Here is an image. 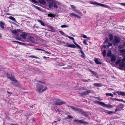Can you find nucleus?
I'll use <instances>...</instances> for the list:
<instances>
[{
	"mask_svg": "<svg viewBox=\"0 0 125 125\" xmlns=\"http://www.w3.org/2000/svg\"><path fill=\"white\" fill-rule=\"evenodd\" d=\"M124 107L123 104H120L118 106H117V108L119 109V110H121Z\"/></svg>",
	"mask_w": 125,
	"mask_h": 125,
	"instance_id": "19",
	"label": "nucleus"
},
{
	"mask_svg": "<svg viewBox=\"0 0 125 125\" xmlns=\"http://www.w3.org/2000/svg\"><path fill=\"white\" fill-rule=\"evenodd\" d=\"M102 54L103 55V56L104 57H105L106 55V50H104Z\"/></svg>",
	"mask_w": 125,
	"mask_h": 125,
	"instance_id": "40",
	"label": "nucleus"
},
{
	"mask_svg": "<svg viewBox=\"0 0 125 125\" xmlns=\"http://www.w3.org/2000/svg\"><path fill=\"white\" fill-rule=\"evenodd\" d=\"M35 38V36L34 34H28L27 41L33 43L34 42Z\"/></svg>",
	"mask_w": 125,
	"mask_h": 125,
	"instance_id": "4",
	"label": "nucleus"
},
{
	"mask_svg": "<svg viewBox=\"0 0 125 125\" xmlns=\"http://www.w3.org/2000/svg\"><path fill=\"white\" fill-rule=\"evenodd\" d=\"M106 95L107 96H111L112 97L114 96L111 93H107L106 94Z\"/></svg>",
	"mask_w": 125,
	"mask_h": 125,
	"instance_id": "36",
	"label": "nucleus"
},
{
	"mask_svg": "<svg viewBox=\"0 0 125 125\" xmlns=\"http://www.w3.org/2000/svg\"><path fill=\"white\" fill-rule=\"evenodd\" d=\"M68 107L72 109L75 111L76 112L82 114L84 112V111L82 109H80L77 107H74L73 106L69 105Z\"/></svg>",
	"mask_w": 125,
	"mask_h": 125,
	"instance_id": "5",
	"label": "nucleus"
},
{
	"mask_svg": "<svg viewBox=\"0 0 125 125\" xmlns=\"http://www.w3.org/2000/svg\"><path fill=\"white\" fill-rule=\"evenodd\" d=\"M122 62H125V56H124L122 59Z\"/></svg>",
	"mask_w": 125,
	"mask_h": 125,
	"instance_id": "58",
	"label": "nucleus"
},
{
	"mask_svg": "<svg viewBox=\"0 0 125 125\" xmlns=\"http://www.w3.org/2000/svg\"><path fill=\"white\" fill-rule=\"evenodd\" d=\"M35 49L37 50L42 51H44V50L43 49H40L39 48H36Z\"/></svg>",
	"mask_w": 125,
	"mask_h": 125,
	"instance_id": "55",
	"label": "nucleus"
},
{
	"mask_svg": "<svg viewBox=\"0 0 125 125\" xmlns=\"http://www.w3.org/2000/svg\"><path fill=\"white\" fill-rule=\"evenodd\" d=\"M121 62L120 60H118L116 62V64L117 65L119 64L120 62Z\"/></svg>",
	"mask_w": 125,
	"mask_h": 125,
	"instance_id": "53",
	"label": "nucleus"
},
{
	"mask_svg": "<svg viewBox=\"0 0 125 125\" xmlns=\"http://www.w3.org/2000/svg\"><path fill=\"white\" fill-rule=\"evenodd\" d=\"M82 81L84 82H90L91 81V80L90 79H88V80H87L86 79H83L82 80Z\"/></svg>",
	"mask_w": 125,
	"mask_h": 125,
	"instance_id": "32",
	"label": "nucleus"
},
{
	"mask_svg": "<svg viewBox=\"0 0 125 125\" xmlns=\"http://www.w3.org/2000/svg\"><path fill=\"white\" fill-rule=\"evenodd\" d=\"M79 51L82 54L81 55V56L82 57H83L84 58L85 57V54L83 52L82 50H80Z\"/></svg>",
	"mask_w": 125,
	"mask_h": 125,
	"instance_id": "23",
	"label": "nucleus"
},
{
	"mask_svg": "<svg viewBox=\"0 0 125 125\" xmlns=\"http://www.w3.org/2000/svg\"><path fill=\"white\" fill-rule=\"evenodd\" d=\"M120 42V40L118 37L117 36H115L114 39L113 41V43L114 45H115L119 43Z\"/></svg>",
	"mask_w": 125,
	"mask_h": 125,
	"instance_id": "8",
	"label": "nucleus"
},
{
	"mask_svg": "<svg viewBox=\"0 0 125 125\" xmlns=\"http://www.w3.org/2000/svg\"><path fill=\"white\" fill-rule=\"evenodd\" d=\"M118 111H120V110H119V109L118 108H116L115 109V112H116Z\"/></svg>",
	"mask_w": 125,
	"mask_h": 125,
	"instance_id": "60",
	"label": "nucleus"
},
{
	"mask_svg": "<svg viewBox=\"0 0 125 125\" xmlns=\"http://www.w3.org/2000/svg\"><path fill=\"white\" fill-rule=\"evenodd\" d=\"M82 115L86 117H88L89 116L88 114L85 111H84V112L83 113V114H82Z\"/></svg>",
	"mask_w": 125,
	"mask_h": 125,
	"instance_id": "33",
	"label": "nucleus"
},
{
	"mask_svg": "<svg viewBox=\"0 0 125 125\" xmlns=\"http://www.w3.org/2000/svg\"><path fill=\"white\" fill-rule=\"evenodd\" d=\"M114 100H115L118 101H121L122 102L123 101L122 99H119L117 98H115V99H114Z\"/></svg>",
	"mask_w": 125,
	"mask_h": 125,
	"instance_id": "51",
	"label": "nucleus"
},
{
	"mask_svg": "<svg viewBox=\"0 0 125 125\" xmlns=\"http://www.w3.org/2000/svg\"><path fill=\"white\" fill-rule=\"evenodd\" d=\"M109 34V39L110 41H112L113 40V36L111 34Z\"/></svg>",
	"mask_w": 125,
	"mask_h": 125,
	"instance_id": "26",
	"label": "nucleus"
},
{
	"mask_svg": "<svg viewBox=\"0 0 125 125\" xmlns=\"http://www.w3.org/2000/svg\"><path fill=\"white\" fill-rule=\"evenodd\" d=\"M12 42H17V43H19L21 45H26V44L25 43H22V42H18V41H12Z\"/></svg>",
	"mask_w": 125,
	"mask_h": 125,
	"instance_id": "29",
	"label": "nucleus"
},
{
	"mask_svg": "<svg viewBox=\"0 0 125 125\" xmlns=\"http://www.w3.org/2000/svg\"><path fill=\"white\" fill-rule=\"evenodd\" d=\"M91 4L93 5H96L99 6V4H100V3L96 2H92L91 3Z\"/></svg>",
	"mask_w": 125,
	"mask_h": 125,
	"instance_id": "37",
	"label": "nucleus"
},
{
	"mask_svg": "<svg viewBox=\"0 0 125 125\" xmlns=\"http://www.w3.org/2000/svg\"><path fill=\"white\" fill-rule=\"evenodd\" d=\"M116 92L119 95H121L122 96H125V92L117 91Z\"/></svg>",
	"mask_w": 125,
	"mask_h": 125,
	"instance_id": "16",
	"label": "nucleus"
},
{
	"mask_svg": "<svg viewBox=\"0 0 125 125\" xmlns=\"http://www.w3.org/2000/svg\"><path fill=\"white\" fill-rule=\"evenodd\" d=\"M94 61L97 64H102L101 62H100L98 59L97 58H94Z\"/></svg>",
	"mask_w": 125,
	"mask_h": 125,
	"instance_id": "21",
	"label": "nucleus"
},
{
	"mask_svg": "<svg viewBox=\"0 0 125 125\" xmlns=\"http://www.w3.org/2000/svg\"><path fill=\"white\" fill-rule=\"evenodd\" d=\"M125 66V62H122L120 63L119 65V67H124Z\"/></svg>",
	"mask_w": 125,
	"mask_h": 125,
	"instance_id": "22",
	"label": "nucleus"
},
{
	"mask_svg": "<svg viewBox=\"0 0 125 125\" xmlns=\"http://www.w3.org/2000/svg\"><path fill=\"white\" fill-rule=\"evenodd\" d=\"M74 123H75L77 124H83L84 122L82 120H79L77 119H75L73 121Z\"/></svg>",
	"mask_w": 125,
	"mask_h": 125,
	"instance_id": "11",
	"label": "nucleus"
},
{
	"mask_svg": "<svg viewBox=\"0 0 125 125\" xmlns=\"http://www.w3.org/2000/svg\"><path fill=\"white\" fill-rule=\"evenodd\" d=\"M11 32L12 33L14 34H16L17 33V32L15 30H13L11 31Z\"/></svg>",
	"mask_w": 125,
	"mask_h": 125,
	"instance_id": "44",
	"label": "nucleus"
},
{
	"mask_svg": "<svg viewBox=\"0 0 125 125\" xmlns=\"http://www.w3.org/2000/svg\"><path fill=\"white\" fill-rule=\"evenodd\" d=\"M39 2L40 4L42 5H44L46 3L44 0H39Z\"/></svg>",
	"mask_w": 125,
	"mask_h": 125,
	"instance_id": "25",
	"label": "nucleus"
},
{
	"mask_svg": "<svg viewBox=\"0 0 125 125\" xmlns=\"http://www.w3.org/2000/svg\"><path fill=\"white\" fill-rule=\"evenodd\" d=\"M29 57H30L32 58H36V59L38 58V57H37L35 56H34L32 55L30 56Z\"/></svg>",
	"mask_w": 125,
	"mask_h": 125,
	"instance_id": "50",
	"label": "nucleus"
},
{
	"mask_svg": "<svg viewBox=\"0 0 125 125\" xmlns=\"http://www.w3.org/2000/svg\"><path fill=\"white\" fill-rule=\"evenodd\" d=\"M114 6L113 7H110L109 6L110 8H108L109 9H111L112 10H114L115 9H121L122 8H117L116 6Z\"/></svg>",
	"mask_w": 125,
	"mask_h": 125,
	"instance_id": "24",
	"label": "nucleus"
},
{
	"mask_svg": "<svg viewBox=\"0 0 125 125\" xmlns=\"http://www.w3.org/2000/svg\"><path fill=\"white\" fill-rule=\"evenodd\" d=\"M81 89L82 90H85L86 89V87H82L81 88Z\"/></svg>",
	"mask_w": 125,
	"mask_h": 125,
	"instance_id": "54",
	"label": "nucleus"
},
{
	"mask_svg": "<svg viewBox=\"0 0 125 125\" xmlns=\"http://www.w3.org/2000/svg\"><path fill=\"white\" fill-rule=\"evenodd\" d=\"M106 112L109 114H110L111 113H115V112H114L113 111H106Z\"/></svg>",
	"mask_w": 125,
	"mask_h": 125,
	"instance_id": "47",
	"label": "nucleus"
},
{
	"mask_svg": "<svg viewBox=\"0 0 125 125\" xmlns=\"http://www.w3.org/2000/svg\"><path fill=\"white\" fill-rule=\"evenodd\" d=\"M94 103H96L98 104H99L100 105L103 106V105L104 103L103 102H102L99 101H94Z\"/></svg>",
	"mask_w": 125,
	"mask_h": 125,
	"instance_id": "20",
	"label": "nucleus"
},
{
	"mask_svg": "<svg viewBox=\"0 0 125 125\" xmlns=\"http://www.w3.org/2000/svg\"><path fill=\"white\" fill-rule=\"evenodd\" d=\"M83 43L85 44L86 45H87L88 44L86 43V41L84 40L83 42Z\"/></svg>",
	"mask_w": 125,
	"mask_h": 125,
	"instance_id": "57",
	"label": "nucleus"
},
{
	"mask_svg": "<svg viewBox=\"0 0 125 125\" xmlns=\"http://www.w3.org/2000/svg\"><path fill=\"white\" fill-rule=\"evenodd\" d=\"M70 6H71L72 8L74 10L76 9V7L75 6L73 5H70Z\"/></svg>",
	"mask_w": 125,
	"mask_h": 125,
	"instance_id": "43",
	"label": "nucleus"
},
{
	"mask_svg": "<svg viewBox=\"0 0 125 125\" xmlns=\"http://www.w3.org/2000/svg\"><path fill=\"white\" fill-rule=\"evenodd\" d=\"M62 69H69L68 67H63L62 68Z\"/></svg>",
	"mask_w": 125,
	"mask_h": 125,
	"instance_id": "61",
	"label": "nucleus"
},
{
	"mask_svg": "<svg viewBox=\"0 0 125 125\" xmlns=\"http://www.w3.org/2000/svg\"><path fill=\"white\" fill-rule=\"evenodd\" d=\"M120 52L122 54L123 56H125V50L123 49L121 50L120 51Z\"/></svg>",
	"mask_w": 125,
	"mask_h": 125,
	"instance_id": "28",
	"label": "nucleus"
},
{
	"mask_svg": "<svg viewBox=\"0 0 125 125\" xmlns=\"http://www.w3.org/2000/svg\"><path fill=\"white\" fill-rule=\"evenodd\" d=\"M99 6L101 7H103L105 8H110L109 6H108L107 5L104 4L100 3V4H99Z\"/></svg>",
	"mask_w": 125,
	"mask_h": 125,
	"instance_id": "17",
	"label": "nucleus"
},
{
	"mask_svg": "<svg viewBox=\"0 0 125 125\" xmlns=\"http://www.w3.org/2000/svg\"><path fill=\"white\" fill-rule=\"evenodd\" d=\"M5 25V23L2 22L1 21H0V26L2 29H4V26Z\"/></svg>",
	"mask_w": 125,
	"mask_h": 125,
	"instance_id": "18",
	"label": "nucleus"
},
{
	"mask_svg": "<svg viewBox=\"0 0 125 125\" xmlns=\"http://www.w3.org/2000/svg\"><path fill=\"white\" fill-rule=\"evenodd\" d=\"M91 93V91L90 90H88L82 93L81 94L82 95L84 96L88 95L89 93Z\"/></svg>",
	"mask_w": 125,
	"mask_h": 125,
	"instance_id": "9",
	"label": "nucleus"
},
{
	"mask_svg": "<svg viewBox=\"0 0 125 125\" xmlns=\"http://www.w3.org/2000/svg\"><path fill=\"white\" fill-rule=\"evenodd\" d=\"M68 27L65 24L62 25L61 26V28H67V27Z\"/></svg>",
	"mask_w": 125,
	"mask_h": 125,
	"instance_id": "45",
	"label": "nucleus"
},
{
	"mask_svg": "<svg viewBox=\"0 0 125 125\" xmlns=\"http://www.w3.org/2000/svg\"><path fill=\"white\" fill-rule=\"evenodd\" d=\"M82 37L83 38H88L89 39V38H90V37H87L84 34H82Z\"/></svg>",
	"mask_w": 125,
	"mask_h": 125,
	"instance_id": "38",
	"label": "nucleus"
},
{
	"mask_svg": "<svg viewBox=\"0 0 125 125\" xmlns=\"http://www.w3.org/2000/svg\"><path fill=\"white\" fill-rule=\"evenodd\" d=\"M76 46L79 49H80V50H82V49L81 48V46L79 45L76 44Z\"/></svg>",
	"mask_w": 125,
	"mask_h": 125,
	"instance_id": "49",
	"label": "nucleus"
},
{
	"mask_svg": "<svg viewBox=\"0 0 125 125\" xmlns=\"http://www.w3.org/2000/svg\"><path fill=\"white\" fill-rule=\"evenodd\" d=\"M66 44L67 45H65L64 46H65L73 48H75L76 47L73 44H69L68 43H66Z\"/></svg>",
	"mask_w": 125,
	"mask_h": 125,
	"instance_id": "10",
	"label": "nucleus"
},
{
	"mask_svg": "<svg viewBox=\"0 0 125 125\" xmlns=\"http://www.w3.org/2000/svg\"><path fill=\"white\" fill-rule=\"evenodd\" d=\"M93 85L95 86L96 87H101V84L100 83H94Z\"/></svg>",
	"mask_w": 125,
	"mask_h": 125,
	"instance_id": "27",
	"label": "nucleus"
},
{
	"mask_svg": "<svg viewBox=\"0 0 125 125\" xmlns=\"http://www.w3.org/2000/svg\"><path fill=\"white\" fill-rule=\"evenodd\" d=\"M70 16L71 17L74 16L76 17H77V18H81V17H80L79 16V15H78L76 14H75V13H70Z\"/></svg>",
	"mask_w": 125,
	"mask_h": 125,
	"instance_id": "15",
	"label": "nucleus"
},
{
	"mask_svg": "<svg viewBox=\"0 0 125 125\" xmlns=\"http://www.w3.org/2000/svg\"><path fill=\"white\" fill-rule=\"evenodd\" d=\"M89 71L91 72L92 74H94V75L96 77L98 78V73L94 71H93L91 70L90 69H89Z\"/></svg>",
	"mask_w": 125,
	"mask_h": 125,
	"instance_id": "12",
	"label": "nucleus"
},
{
	"mask_svg": "<svg viewBox=\"0 0 125 125\" xmlns=\"http://www.w3.org/2000/svg\"><path fill=\"white\" fill-rule=\"evenodd\" d=\"M38 21L43 26H44V23L41 20H38Z\"/></svg>",
	"mask_w": 125,
	"mask_h": 125,
	"instance_id": "42",
	"label": "nucleus"
},
{
	"mask_svg": "<svg viewBox=\"0 0 125 125\" xmlns=\"http://www.w3.org/2000/svg\"><path fill=\"white\" fill-rule=\"evenodd\" d=\"M31 1L33 2H34L35 3H37V2L35 0H31Z\"/></svg>",
	"mask_w": 125,
	"mask_h": 125,
	"instance_id": "59",
	"label": "nucleus"
},
{
	"mask_svg": "<svg viewBox=\"0 0 125 125\" xmlns=\"http://www.w3.org/2000/svg\"><path fill=\"white\" fill-rule=\"evenodd\" d=\"M65 36L68 37L70 39L72 40H73L74 41V38L73 37L70 36L68 35H66Z\"/></svg>",
	"mask_w": 125,
	"mask_h": 125,
	"instance_id": "39",
	"label": "nucleus"
},
{
	"mask_svg": "<svg viewBox=\"0 0 125 125\" xmlns=\"http://www.w3.org/2000/svg\"><path fill=\"white\" fill-rule=\"evenodd\" d=\"M9 18L11 20H12L16 21V20L15 18L13 17L12 16H10L9 17Z\"/></svg>",
	"mask_w": 125,
	"mask_h": 125,
	"instance_id": "34",
	"label": "nucleus"
},
{
	"mask_svg": "<svg viewBox=\"0 0 125 125\" xmlns=\"http://www.w3.org/2000/svg\"><path fill=\"white\" fill-rule=\"evenodd\" d=\"M59 32L60 33H61L62 35L65 36V33L62 31H59Z\"/></svg>",
	"mask_w": 125,
	"mask_h": 125,
	"instance_id": "46",
	"label": "nucleus"
},
{
	"mask_svg": "<svg viewBox=\"0 0 125 125\" xmlns=\"http://www.w3.org/2000/svg\"><path fill=\"white\" fill-rule=\"evenodd\" d=\"M55 100L57 101L55 102L54 104L55 105H61L63 104H65L66 103L64 101H58L61 100L59 98H57Z\"/></svg>",
	"mask_w": 125,
	"mask_h": 125,
	"instance_id": "6",
	"label": "nucleus"
},
{
	"mask_svg": "<svg viewBox=\"0 0 125 125\" xmlns=\"http://www.w3.org/2000/svg\"><path fill=\"white\" fill-rule=\"evenodd\" d=\"M118 4L121 5H122L123 6H125V2H123V3H117Z\"/></svg>",
	"mask_w": 125,
	"mask_h": 125,
	"instance_id": "48",
	"label": "nucleus"
},
{
	"mask_svg": "<svg viewBox=\"0 0 125 125\" xmlns=\"http://www.w3.org/2000/svg\"><path fill=\"white\" fill-rule=\"evenodd\" d=\"M7 77L8 78H9L12 81H14V83H16L17 82V80L11 74H10L9 73H7Z\"/></svg>",
	"mask_w": 125,
	"mask_h": 125,
	"instance_id": "7",
	"label": "nucleus"
},
{
	"mask_svg": "<svg viewBox=\"0 0 125 125\" xmlns=\"http://www.w3.org/2000/svg\"><path fill=\"white\" fill-rule=\"evenodd\" d=\"M75 13H76L79 15H81L82 14V13L79 11L78 10H77L76 9L74 10Z\"/></svg>",
	"mask_w": 125,
	"mask_h": 125,
	"instance_id": "30",
	"label": "nucleus"
},
{
	"mask_svg": "<svg viewBox=\"0 0 125 125\" xmlns=\"http://www.w3.org/2000/svg\"><path fill=\"white\" fill-rule=\"evenodd\" d=\"M32 7H34V8L36 9H37L39 10H40V7H39L37 6H36L34 5L33 4L32 5Z\"/></svg>",
	"mask_w": 125,
	"mask_h": 125,
	"instance_id": "35",
	"label": "nucleus"
},
{
	"mask_svg": "<svg viewBox=\"0 0 125 125\" xmlns=\"http://www.w3.org/2000/svg\"><path fill=\"white\" fill-rule=\"evenodd\" d=\"M124 47V45L123 44L120 45L118 47L119 49H121L123 48Z\"/></svg>",
	"mask_w": 125,
	"mask_h": 125,
	"instance_id": "41",
	"label": "nucleus"
},
{
	"mask_svg": "<svg viewBox=\"0 0 125 125\" xmlns=\"http://www.w3.org/2000/svg\"><path fill=\"white\" fill-rule=\"evenodd\" d=\"M28 35V33H22L20 34V36L22 39L17 37V36H16V39L17 40H18L21 41L25 42L27 41Z\"/></svg>",
	"mask_w": 125,
	"mask_h": 125,
	"instance_id": "3",
	"label": "nucleus"
},
{
	"mask_svg": "<svg viewBox=\"0 0 125 125\" xmlns=\"http://www.w3.org/2000/svg\"><path fill=\"white\" fill-rule=\"evenodd\" d=\"M48 2H49L50 1L51 2L49 3V7L51 8L54 7V8L57 9L58 8L57 5H59V2L55 0H46Z\"/></svg>",
	"mask_w": 125,
	"mask_h": 125,
	"instance_id": "1",
	"label": "nucleus"
},
{
	"mask_svg": "<svg viewBox=\"0 0 125 125\" xmlns=\"http://www.w3.org/2000/svg\"><path fill=\"white\" fill-rule=\"evenodd\" d=\"M56 111V112H59V110L58 109H57L56 110H55Z\"/></svg>",
	"mask_w": 125,
	"mask_h": 125,
	"instance_id": "64",
	"label": "nucleus"
},
{
	"mask_svg": "<svg viewBox=\"0 0 125 125\" xmlns=\"http://www.w3.org/2000/svg\"><path fill=\"white\" fill-rule=\"evenodd\" d=\"M108 45H107V46L108 47H109V46H111L112 45V43H110V42H108Z\"/></svg>",
	"mask_w": 125,
	"mask_h": 125,
	"instance_id": "56",
	"label": "nucleus"
},
{
	"mask_svg": "<svg viewBox=\"0 0 125 125\" xmlns=\"http://www.w3.org/2000/svg\"><path fill=\"white\" fill-rule=\"evenodd\" d=\"M107 55L108 57L111 56L112 55L111 51H108L107 53Z\"/></svg>",
	"mask_w": 125,
	"mask_h": 125,
	"instance_id": "31",
	"label": "nucleus"
},
{
	"mask_svg": "<svg viewBox=\"0 0 125 125\" xmlns=\"http://www.w3.org/2000/svg\"><path fill=\"white\" fill-rule=\"evenodd\" d=\"M107 41H108L107 39H106V41L104 42V43H107Z\"/></svg>",
	"mask_w": 125,
	"mask_h": 125,
	"instance_id": "63",
	"label": "nucleus"
},
{
	"mask_svg": "<svg viewBox=\"0 0 125 125\" xmlns=\"http://www.w3.org/2000/svg\"><path fill=\"white\" fill-rule=\"evenodd\" d=\"M103 106L104 107L108 108H112L113 107V106L110 104H106L104 103L103 105Z\"/></svg>",
	"mask_w": 125,
	"mask_h": 125,
	"instance_id": "13",
	"label": "nucleus"
},
{
	"mask_svg": "<svg viewBox=\"0 0 125 125\" xmlns=\"http://www.w3.org/2000/svg\"><path fill=\"white\" fill-rule=\"evenodd\" d=\"M116 59V58L114 54H113L111 58V62H114L115 61Z\"/></svg>",
	"mask_w": 125,
	"mask_h": 125,
	"instance_id": "14",
	"label": "nucleus"
},
{
	"mask_svg": "<svg viewBox=\"0 0 125 125\" xmlns=\"http://www.w3.org/2000/svg\"><path fill=\"white\" fill-rule=\"evenodd\" d=\"M37 88L36 91L39 93L42 92L47 90V87L45 86L44 87L41 84H39L38 83H37L36 85Z\"/></svg>",
	"mask_w": 125,
	"mask_h": 125,
	"instance_id": "2",
	"label": "nucleus"
},
{
	"mask_svg": "<svg viewBox=\"0 0 125 125\" xmlns=\"http://www.w3.org/2000/svg\"><path fill=\"white\" fill-rule=\"evenodd\" d=\"M68 118H73L74 117L72 115H68Z\"/></svg>",
	"mask_w": 125,
	"mask_h": 125,
	"instance_id": "52",
	"label": "nucleus"
},
{
	"mask_svg": "<svg viewBox=\"0 0 125 125\" xmlns=\"http://www.w3.org/2000/svg\"><path fill=\"white\" fill-rule=\"evenodd\" d=\"M37 82H39V83H44V82H42V81H37Z\"/></svg>",
	"mask_w": 125,
	"mask_h": 125,
	"instance_id": "62",
	"label": "nucleus"
}]
</instances>
